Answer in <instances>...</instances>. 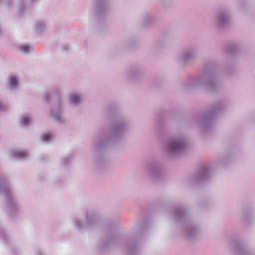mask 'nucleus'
<instances>
[{"mask_svg": "<svg viewBox=\"0 0 255 255\" xmlns=\"http://www.w3.org/2000/svg\"><path fill=\"white\" fill-rule=\"evenodd\" d=\"M129 127V123L126 119L118 118L111 127L106 128L94 139L91 145V154L98 168L106 165L107 156L105 151L124 138Z\"/></svg>", "mask_w": 255, "mask_h": 255, "instance_id": "obj_1", "label": "nucleus"}, {"mask_svg": "<svg viewBox=\"0 0 255 255\" xmlns=\"http://www.w3.org/2000/svg\"><path fill=\"white\" fill-rule=\"evenodd\" d=\"M171 222L177 226L188 239H198L201 232L199 227L190 218L188 212L182 206L173 208L170 215Z\"/></svg>", "mask_w": 255, "mask_h": 255, "instance_id": "obj_2", "label": "nucleus"}, {"mask_svg": "<svg viewBox=\"0 0 255 255\" xmlns=\"http://www.w3.org/2000/svg\"><path fill=\"white\" fill-rule=\"evenodd\" d=\"M218 72L213 68L206 66L205 69L196 77H190L188 83L183 84L187 89H193L203 87L209 91L215 92L221 88L217 79Z\"/></svg>", "mask_w": 255, "mask_h": 255, "instance_id": "obj_3", "label": "nucleus"}, {"mask_svg": "<svg viewBox=\"0 0 255 255\" xmlns=\"http://www.w3.org/2000/svg\"><path fill=\"white\" fill-rule=\"evenodd\" d=\"M227 107L225 101H219L215 103L209 112L197 116L195 119V122L204 131L209 132L213 127L215 116Z\"/></svg>", "mask_w": 255, "mask_h": 255, "instance_id": "obj_4", "label": "nucleus"}, {"mask_svg": "<svg viewBox=\"0 0 255 255\" xmlns=\"http://www.w3.org/2000/svg\"><path fill=\"white\" fill-rule=\"evenodd\" d=\"M188 143V138L183 134L171 136L165 143V152L170 156H175L184 151L187 147Z\"/></svg>", "mask_w": 255, "mask_h": 255, "instance_id": "obj_5", "label": "nucleus"}, {"mask_svg": "<svg viewBox=\"0 0 255 255\" xmlns=\"http://www.w3.org/2000/svg\"><path fill=\"white\" fill-rule=\"evenodd\" d=\"M85 219L82 221L78 218H74L72 222L78 231L87 230L91 231L98 227L100 222V215L92 210L85 211Z\"/></svg>", "mask_w": 255, "mask_h": 255, "instance_id": "obj_6", "label": "nucleus"}, {"mask_svg": "<svg viewBox=\"0 0 255 255\" xmlns=\"http://www.w3.org/2000/svg\"><path fill=\"white\" fill-rule=\"evenodd\" d=\"M0 195L4 197L6 206L9 210L8 214L14 216L20 211L17 201L11 189L6 185L3 178H0Z\"/></svg>", "mask_w": 255, "mask_h": 255, "instance_id": "obj_7", "label": "nucleus"}, {"mask_svg": "<svg viewBox=\"0 0 255 255\" xmlns=\"http://www.w3.org/2000/svg\"><path fill=\"white\" fill-rule=\"evenodd\" d=\"M212 25L217 29H223L230 23V10L226 7L219 9L214 14L212 21Z\"/></svg>", "mask_w": 255, "mask_h": 255, "instance_id": "obj_8", "label": "nucleus"}, {"mask_svg": "<svg viewBox=\"0 0 255 255\" xmlns=\"http://www.w3.org/2000/svg\"><path fill=\"white\" fill-rule=\"evenodd\" d=\"M212 25L217 29H223L230 23V10L226 7L219 9L214 14L212 21Z\"/></svg>", "mask_w": 255, "mask_h": 255, "instance_id": "obj_9", "label": "nucleus"}, {"mask_svg": "<svg viewBox=\"0 0 255 255\" xmlns=\"http://www.w3.org/2000/svg\"><path fill=\"white\" fill-rule=\"evenodd\" d=\"M147 171L149 179L153 181L160 180L163 176L161 163L157 160H151L148 163Z\"/></svg>", "mask_w": 255, "mask_h": 255, "instance_id": "obj_10", "label": "nucleus"}, {"mask_svg": "<svg viewBox=\"0 0 255 255\" xmlns=\"http://www.w3.org/2000/svg\"><path fill=\"white\" fill-rule=\"evenodd\" d=\"M64 114V102L63 100H60L58 103L54 104L50 111V116L54 122L62 125L67 123Z\"/></svg>", "mask_w": 255, "mask_h": 255, "instance_id": "obj_11", "label": "nucleus"}, {"mask_svg": "<svg viewBox=\"0 0 255 255\" xmlns=\"http://www.w3.org/2000/svg\"><path fill=\"white\" fill-rule=\"evenodd\" d=\"M119 237L114 232H110L103 236L98 244V248L101 252H105L111 246L118 244Z\"/></svg>", "mask_w": 255, "mask_h": 255, "instance_id": "obj_12", "label": "nucleus"}, {"mask_svg": "<svg viewBox=\"0 0 255 255\" xmlns=\"http://www.w3.org/2000/svg\"><path fill=\"white\" fill-rule=\"evenodd\" d=\"M108 11L107 0H96L92 13L97 19L103 18Z\"/></svg>", "mask_w": 255, "mask_h": 255, "instance_id": "obj_13", "label": "nucleus"}, {"mask_svg": "<svg viewBox=\"0 0 255 255\" xmlns=\"http://www.w3.org/2000/svg\"><path fill=\"white\" fill-rule=\"evenodd\" d=\"M210 172L209 166H203L193 175L191 179L192 183L196 184L207 181L210 179Z\"/></svg>", "mask_w": 255, "mask_h": 255, "instance_id": "obj_14", "label": "nucleus"}, {"mask_svg": "<svg viewBox=\"0 0 255 255\" xmlns=\"http://www.w3.org/2000/svg\"><path fill=\"white\" fill-rule=\"evenodd\" d=\"M198 50L192 48L183 51L178 56V60L183 66L187 65L189 62L195 58L198 55Z\"/></svg>", "mask_w": 255, "mask_h": 255, "instance_id": "obj_15", "label": "nucleus"}, {"mask_svg": "<svg viewBox=\"0 0 255 255\" xmlns=\"http://www.w3.org/2000/svg\"><path fill=\"white\" fill-rule=\"evenodd\" d=\"M140 248L139 242L135 239L128 241L125 244V249L128 255H136Z\"/></svg>", "mask_w": 255, "mask_h": 255, "instance_id": "obj_16", "label": "nucleus"}, {"mask_svg": "<svg viewBox=\"0 0 255 255\" xmlns=\"http://www.w3.org/2000/svg\"><path fill=\"white\" fill-rule=\"evenodd\" d=\"M143 73V69L140 66L135 65L129 68L127 72V76L131 80H135Z\"/></svg>", "mask_w": 255, "mask_h": 255, "instance_id": "obj_17", "label": "nucleus"}, {"mask_svg": "<svg viewBox=\"0 0 255 255\" xmlns=\"http://www.w3.org/2000/svg\"><path fill=\"white\" fill-rule=\"evenodd\" d=\"M238 255H252V253L248 249L246 245L243 242H238L235 246Z\"/></svg>", "mask_w": 255, "mask_h": 255, "instance_id": "obj_18", "label": "nucleus"}, {"mask_svg": "<svg viewBox=\"0 0 255 255\" xmlns=\"http://www.w3.org/2000/svg\"><path fill=\"white\" fill-rule=\"evenodd\" d=\"M82 95L78 92H73L69 95L70 103L74 106L79 105L82 101Z\"/></svg>", "mask_w": 255, "mask_h": 255, "instance_id": "obj_19", "label": "nucleus"}, {"mask_svg": "<svg viewBox=\"0 0 255 255\" xmlns=\"http://www.w3.org/2000/svg\"><path fill=\"white\" fill-rule=\"evenodd\" d=\"M240 50L239 44L233 43L227 45L225 47L224 51L227 54L234 55L237 53Z\"/></svg>", "mask_w": 255, "mask_h": 255, "instance_id": "obj_20", "label": "nucleus"}, {"mask_svg": "<svg viewBox=\"0 0 255 255\" xmlns=\"http://www.w3.org/2000/svg\"><path fill=\"white\" fill-rule=\"evenodd\" d=\"M11 156L15 159L24 160L29 157V154L25 151L15 150L11 152Z\"/></svg>", "mask_w": 255, "mask_h": 255, "instance_id": "obj_21", "label": "nucleus"}, {"mask_svg": "<svg viewBox=\"0 0 255 255\" xmlns=\"http://www.w3.org/2000/svg\"><path fill=\"white\" fill-rule=\"evenodd\" d=\"M51 94L53 96V97H54L55 98V103H58L59 100H63L62 99V90L59 88H55L54 89L52 92Z\"/></svg>", "mask_w": 255, "mask_h": 255, "instance_id": "obj_22", "label": "nucleus"}, {"mask_svg": "<svg viewBox=\"0 0 255 255\" xmlns=\"http://www.w3.org/2000/svg\"><path fill=\"white\" fill-rule=\"evenodd\" d=\"M46 24L42 20L37 21L35 24V28L37 32L41 33L46 29Z\"/></svg>", "mask_w": 255, "mask_h": 255, "instance_id": "obj_23", "label": "nucleus"}, {"mask_svg": "<svg viewBox=\"0 0 255 255\" xmlns=\"http://www.w3.org/2000/svg\"><path fill=\"white\" fill-rule=\"evenodd\" d=\"M9 84L10 87L12 89H16L18 87V83L17 78L15 75H11L9 77Z\"/></svg>", "mask_w": 255, "mask_h": 255, "instance_id": "obj_24", "label": "nucleus"}, {"mask_svg": "<svg viewBox=\"0 0 255 255\" xmlns=\"http://www.w3.org/2000/svg\"><path fill=\"white\" fill-rule=\"evenodd\" d=\"M19 50L25 54H27L31 52L33 50V47L31 45L27 44H21L19 47Z\"/></svg>", "mask_w": 255, "mask_h": 255, "instance_id": "obj_25", "label": "nucleus"}, {"mask_svg": "<svg viewBox=\"0 0 255 255\" xmlns=\"http://www.w3.org/2000/svg\"><path fill=\"white\" fill-rule=\"evenodd\" d=\"M53 138V136L51 132H47L41 136V139L43 142L48 143L51 141Z\"/></svg>", "mask_w": 255, "mask_h": 255, "instance_id": "obj_26", "label": "nucleus"}, {"mask_svg": "<svg viewBox=\"0 0 255 255\" xmlns=\"http://www.w3.org/2000/svg\"><path fill=\"white\" fill-rule=\"evenodd\" d=\"M72 159V155H67L65 156L62 159V163L64 166H67L70 162L71 161Z\"/></svg>", "mask_w": 255, "mask_h": 255, "instance_id": "obj_27", "label": "nucleus"}, {"mask_svg": "<svg viewBox=\"0 0 255 255\" xmlns=\"http://www.w3.org/2000/svg\"><path fill=\"white\" fill-rule=\"evenodd\" d=\"M232 155L231 154H226L225 155H222L219 157V160L223 164L226 163V161H228L231 159Z\"/></svg>", "mask_w": 255, "mask_h": 255, "instance_id": "obj_28", "label": "nucleus"}, {"mask_svg": "<svg viewBox=\"0 0 255 255\" xmlns=\"http://www.w3.org/2000/svg\"><path fill=\"white\" fill-rule=\"evenodd\" d=\"M143 227H144L143 223H140L139 222L137 223L135 225V227H134V228L133 230V231H132L133 234L136 235V233H137V232H138V231L139 230L143 229Z\"/></svg>", "mask_w": 255, "mask_h": 255, "instance_id": "obj_29", "label": "nucleus"}, {"mask_svg": "<svg viewBox=\"0 0 255 255\" xmlns=\"http://www.w3.org/2000/svg\"><path fill=\"white\" fill-rule=\"evenodd\" d=\"M243 214L247 222H249L250 220V217H252L253 216V213L252 212L250 213L247 210L243 211Z\"/></svg>", "mask_w": 255, "mask_h": 255, "instance_id": "obj_30", "label": "nucleus"}, {"mask_svg": "<svg viewBox=\"0 0 255 255\" xmlns=\"http://www.w3.org/2000/svg\"><path fill=\"white\" fill-rule=\"evenodd\" d=\"M53 97L51 93L49 94L47 92H45L43 95V100L44 101L50 102L51 98Z\"/></svg>", "mask_w": 255, "mask_h": 255, "instance_id": "obj_31", "label": "nucleus"}, {"mask_svg": "<svg viewBox=\"0 0 255 255\" xmlns=\"http://www.w3.org/2000/svg\"><path fill=\"white\" fill-rule=\"evenodd\" d=\"M21 122L23 125L27 126L30 122V118L27 116H23L21 118Z\"/></svg>", "mask_w": 255, "mask_h": 255, "instance_id": "obj_32", "label": "nucleus"}, {"mask_svg": "<svg viewBox=\"0 0 255 255\" xmlns=\"http://www.w3.org/2000/svg\"><path fill=\"white\" fill-rule=\"evenodd\" d=\"M19 12L20 13H22L24 12L25 9H26V4L24 2L21 1L19 5Z\"/></svg>", "mask_w": 255, "mask_h": 255, "instance_id": "obj_33", "label": "nucleus"}, {"mask_svg": "<svg viewBox=\"0 0 255 255\" xmlns=\"http://www.w3.org/2000/svg\"><path fill=\"white\" fill-rule=\"evenodd\" d=\"M107 111L108 113H114L115 112L114 106L110 105L108 106V107L107 108Z\"/></svg>", "mask_w": 255, "mask_h": 255, "instance_id": "obj_34", "label": "nucleus"}, {"mask_svg": "<svg viewBox=\"0 0 255 255\" xmlns=\"http://www.w3.org/2000/svg\"><path fill=\"white\" fill-rule=\"evenodd\" d=\"M5 108L4 104L3 102L0 100V111L3 110Z\"/></svg>", "mask_w": 255, "mask_h": 255, "instance_id": "obj_35", "label": "nucleus"}, {"mask_svg": "<svg viewBox=\"0 0 255 255\" xmlns=\"http://www.w3.org/2000/svg\"><path fill=\"white\" fill-rule=\"evenodd\" d=\"M32 3H35L38 1V0H29Z\"/></svg>", "mask_w": 255, "mask_h": 255, "instance_id": "obj_36", "label": "nucleus"}, {"mask_svg": "<svg viewBox=\"0 0 255 255\" xmlns=\"http://www.w3.org/2000/svg\"><path fill=\"white\" fill-rule=\"evenodd\" d=\"M37 255H45L43 254L41 252H38L37 253Z\"/></svg>", "mask_w": 255, "mask_h": 255, "instance_id": "obj_37", "label": "nucleus"}, {"mask_svg": "<svg viewBox=\"0 0 255 255\" xmlns=\"http://www.w3.org/2000/svg\"><path fill=\"white\" fill-rule=\"evenodd\" d=\"M11 252H12V255H15L14 250L13 249L11 250Z\"/></svg>", "mask_w": 255, "mask_h": 255, "instance_id": "obj_38", "label": "nucleus"}, {"mask_svg": "<svg viewBox=\"0 0 255 255\" xmlns=\"http://www.w3.org/2000/svg\"><path fill=\"white\" fill-rule=\"evenodd\" d=\"M146 16H147V18L148 19H149V20L150 19V16L149 15H147Z\"/></svg>", "mask_w": 255, "mask_h": 255, "instance_id": "obj_39", "label": "nucleus"}, {"mask_svg": "<svg viewBox=\"0 0 255 255\" xmlns=\"http://www.w3.org/2000/svg\"><path fill=\"white\" fill-rule=\"evenodd\" d=\"M129 47H132V45H129Z\"/></svg>", "mask_w": 255, "mask_h": 255, "instance_id": "obj_40", "label": "nucleus"}]
</instances>
